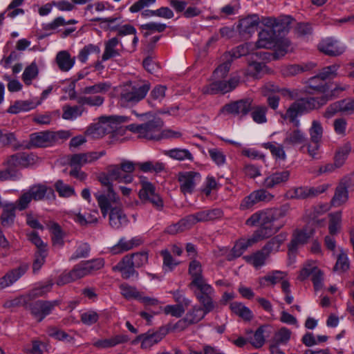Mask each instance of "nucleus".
I'll return each instance as SVG.
<instances>
[{"mask_svg": "<svg viewBox=\"0 0 354 354\" xmlns=\"http://www.w3.org/2000/svg\"><path fill=\"white\" fill-rule=\"evenodd\" d=\"M350 268V261L346 252L342 248H339V254L337 257V261L333 268L334 271L345 272Z\"/></svg>", "mask_w": 354, "mask_h": 354, "instance_id": "obj_41", "label": "nucleus"}, {"mask_svg": "<svg viewBox=\"0 0 354 354\" xmlns=\"http://www.w3.org/2000/svg\"><path fill=\"white\" fill-rule=\"evenodd\" d=\"M292 332L286 327L281 328L275 334L273 338V344L279 346L286 344L290 339Z\"/></svg>", "mask_w": 354, "mask_h": 354, "instance_id": "obj_60", "label": "nucleus"}, {"mask_svg": "<svg viewBox=\"0 0 354 354\" xmlns=\"http://www.w3.org/2000/svg\"><path fill=\"white\" fill-rule=\"evenodd\" d=\"M150 89L148 83H130L122 88L120 104L123 107H131L143 100Z\"/></svg>", "mask_w": 354, "mask_h": 354, "instance_id": "obj_5", "label": "nucleus"}, {"mask_svg": "<svg viewBox=\"0 0 354 354\" xmlns=\"http://www.w3.org/2000/svg\"><path fill=\"white\" fill-rule=\"evenodd\" d=\"M119 43L120 41L118 37H113L104 43V51L102 56V62L121 55L120 50L116 48Z\"/></svg>", "mask_w": 354, "mask_h": 354, "instance_id": "obj_35", "label": "nucleus"}, {"mask_svg": "<svg viewBox=\"0 0 354 354\" xmlns=\"http://www.w3.org/2000/svg\"><path fill=\"white\" fill-rule=\"evenodd\" d=\"M285 240V236L282 234H279L271 239H270L266 244L262 248V250L265 252L268 256L271 253L277 252L279 250L281 245Z\"/></svg>", "mask_w": 354, "mask_h": 354, "instance_id": "obj_40", "label": "nucleus"}, {"mask_svg": "<svg viewBox=\"0 0 354 354\" xmlns=\"http://www.w3.org/2000/svg\"><path fill=\"white\" fill-rule=\"evenodd\" d=\"M351 151V146L350 143H346L337 148L334 156L336 166L341 167L344 164Z\"/></svg>", "mask_w": 354, "mask_h": 354, "instance_id": "obj_50", "label": "nucleus"}, {"mask_svg": "<svg viewBox=\"0 0 354 354\" xmlns=\"http://www.w3.org/2000/svg\"><path fill=\"white\" fill-rule=\"evenodd\" d=\"M189 288L193 290L194 294L202 306L207 311H212L215 308L214 301V289L209 284L207 279L189 284Z\"/></svg>", "mask_w": 354, "mask_h": 354, "instance_id": "obj_8", "label": "nucleus"}, {"mask_svg": "<svg viewBox=\"0 0 354 354\" xmlns=\"http://www.w3.org/2000/svg\"><path fill=\"white\" fill-rule=\"evenodd\" d=\"M77 102L82 106L88 105L90 106H100L104 102V97L100 95L94 96H80L77 98Z\"/></svg>", "mask_w": 354, "mask_h": 354, "instance_id": "obj_53", "label": "nucleus"}, {"mask_svg": "<svg viewBox=\"0 0 354 354\" xmlns=\"http://www.w3.org/2000/svg\"><path fill=\"white\" fill-rule=\"evenodd\" d=\"M348 187L342 180L337 186L335 194L331 199L330 203L332 206L339 207L347 201L348 198Z\"/></svg>", "mask_w": 354, "mask_h": 354, "instance_id": "obj_34", "label": "nucleus"}, {"mask_svg": "<svg viewBox=\"0 0 354 354\" xmlns=\"http://www.w3.org/2000/svg\"><path fill=\"white\" fill-rule=\"evenodd\" d=\"M210 311H207L205 307L194 306L186 315L185 320L189 324L198 323Z\"/></svg>", "mask_w": 354, "mask_h": 354, "instance_id": "obj_45", "label": "nucleus"}, {"mask_svg": "<svg viewBox=\"0 0 354 354\" xmlns=\"http://www.w3.org/2000/svg\"><path fill=\"white\" fill-rule=\"evenodd\" d=\"M188 273L191 277V282L189 284H193L206 279L203 274L201 263L196 259L190 261L189 264Z\"/></svg>", "mask_w": 354, "mask_h": 354, "instance_id": "obj_37", "label": "nucleus"}, {"mask_svg": "<svg viewBox=\"0 0 354 354\" xmlns=\"http://www.w3.org/2000/svg\"><path fill=\"white\" fill-rule=\"evenodd\" d=\"M313 67L312 64L301 65H289L283 67L281 69V73L284 76H293L301 72L306 71L311 69Z\"/></svg>", "mask_w": 354, "mask_h": 354, "instance_id": "obj_58", "label": "nucleus"}, {"mask_svg": "<svg viewBox=\"0 0 354 354\" xmlns=\"http://www.w3.org/2000/svg\"><path fill=\"white\" fill-rule=\"evenodd\" d=\"M328 210V206L327 204H319L311 207L305 212V216L309 220H315L320 215L324 214Z\"/></svg>", "mask_w": 354, "mask_h": 354, "instance_id": "obj_59", "label": "nucleus"}, {"mask_svg": "<svg viewBox=\"0 0 354 354\" xmlns=\"http://www.w3.org/2000/svg\"><path fill=\"white\" fill-rule=\"evenodd\" d=\"M328 187V184H323L317 187H295L291 191L292 194L290 197L296 199L314 198L326 192Z\"/></svg>", "mask_w": 354, "mask_h": 354, "instance_id": "obj_18", "label": "nucleus"}, {"mask_svg": "<svg viewBox=\"0 0 354 354\" xmlns=\"http://www.w3.org/2000/svg\"><path fill=\"white\" fill-rule=\"evenodd\" d=\"M286 274L281 271H273L271 273L268 274L267 275L261 277L259 279V283L261 286H266L268 285V283H270L272 285H275L276 283L281 281L284 279Z\"/></svg>", "mask_w": 354, "mask_h": 354, "instance_id": "obj_49", "label": "nucleus"}, {"mask_svg": "<svg viewBox=\"0 0 354 354\" xmlns=\"http://www.w3.org/2000/svg\"><path fill=\"white\" fill-rule=\"evenodd\" d=\"M265 55V53L255 52L251 53V54L247 56L246 62L248 63L249 75L254 77L262 71L265 64L261 60L264 59L263 55Z\"/></svg>", "mask_w": 354, "mask_h": 354, "instance_id": "obj_27", "label": "nucleus"}, {"mask_svg": "<svg viewBox=\"0 0 354 354\" xmlns=\"http://www.w3.org/2000/svg\"><path fill=\"white\" fill-rule=\"evenodd\" d=\"M201 175L194 171H180L177 174L180 192L184 194H192L201 180Z\"/></svg>", "mask_w": 354, "mask_h": 354, "instance_id": "obj_11", "label": "nucleus"}, {"mask_svg": "<svg viewBox=\"0 0 354 354\" xmlns=\"http://www.w3.org/2000/svg\"><path fill=\"white\" fill-rule=\"evenodd\" d=\"M95 198L97 199L98 205L100 208L102 214L104 217H106L109 210L110 209L111 204L110 201L116 202L118 198L116 196V200H111L109 196V189H107V194H100V192L94 194Z\"/></svg>", "mask_w": 354, "mask_h": 354, "instance_id": "obj_42", "label": "nucleus"}, {"mask_svg": "<svg viewBox=\"0 0 354 354\" xmlns=\"http://www.w3.org/2000/svg\"><path fill=\"white\" fill-rule=\"evenodd\" d=\"M240 82L239 76L232 77L228 81H215L203 88V93L209 95L225 94L233 91Z\"/></svg>", "mask_w": 354, "mask_h": 354, "instance_id": "obj_12", "label": "nucleus"}, {"mask_svg": "<svg viewBox=\"0 0 354 354\" xmlns=\"http://www.w3.org/2000/svg\"><path fill=\"white\" fill-rule=\"evenodd\" d=\"M28 192L30 193L31 197L35 201H41L46 197L47 199H55V194L54 190L48 187L45 185H38L31 187Z\"/></svg>", "mask_w": 354, "mask_h": 354, "instance_id": "obj_30", "label": "nucleus"}, {"mask_svg": "<svg viewBox=\"0 0 354 354\" xmlns=\"http://www.w3.org/2000/svg\"><path fill=\"white\" fill-rule=\"evenodd\" d=\"M274 198V196L263 189L253 191L245 196L241 202V210L248 209L259 202H268Z\"/></svg>", "mask_w": 354, "mask_h": 354, "instance_id": "obj_16", "label": "nucleus"}, {"mask_svg": "<svg viewBox=\"0 0 354 354\" xmlns=\"http://www.w3.org/2000/svg\"><path fill=\"white\" fill-rule=\"evenodd\" d=\"M149 253L147 251H141L127 254L113 267V271H118L124 279H129L132 277L138 278L139 274L136 268H140L148 263Z\"/></svg>", "mask_w": 354, "mask_h": 354, "instance_id": "obj_3", "label": "nucleus"}, {"mask_svg": "<svg viewBox=\"0 0 354 354\" xmlns=\"http://www.w3.org/2000/svg\"><path fill=\"white\" fill-rule=\"evenodd\" d=\"M90 274L84 261L75 265L68 272L62 274L57 281L58 286H63Z\"/></svg>", "mask_w": 354, "mask_h": 354, "instance_id": "obj_15", "label": "nucleus"}, {"mask_svg": "<svg viewBox=\"0 0 354 354\" xmlns=\"http://www.w3.org/2000/svg\"><path fill=\"white\" fill-rule=\"evenodd\" d=\"M49 230L52 234L53 245L62 247L64 245V232L61 226L57 223H52L49 225Z\"/></svg>", "mask_w": 354, "mask_h": 354, "instance_id": "obj_51", "label": "nucleus"}, {"mask_svg": "<svg viewBox=\"0 0 354 354\" xmlns=\"http://www.w3.org/2000/svg\"><path fill=\"white\" fill-rule=\"evenodd\" d=\"M306 84L309 88L316 92L323 93L322 96L327 95L330 97L329 100L333 98V96L335 95L337 91H343L346 90V87L336 86L333 90L330 91V93H327L329 90L328 84L326 82H323L318 74L309 78L306 82Z\"/></svg>", "mask_w": 354, "mask_h": 354, "instance_id": "obj_21", "label": "nucleus"}, {"mask_svg": "<svg viewBox=\"0 0 354 354\" xmlns=\"http://www.w3.org/2000/svg\"><path fill=\"white\" fill-rule=\"evenodd\" d=\"M313 232V230H308L306 228L295 230L288 245L289 253H295L299 246L307 243Z\"/></svg>", "mask_w": 354, "mask_h": 354, "instance_id": "obj_20", "label": "nucleus"}, {"mask_svg": "<svg viewBox=\"0 0 354 354\" xmlns=\"http://www.w3.org/2000/svg\"><path fill=\"white\" fill-rule=\"evenodd\" d=\"M124 121L121 116H100L97 121L91 124L85 131V135L93 139H100L106 134L113 132L118 125Z\"/></svg>", "mask_w": 354, "mask_h": 354, "instance_id": "obj_4", "label": "nucleus"}, {"mask_svg": "<svg viewBox=\"0 0 354 354\" xmlns=\"http://www.w3.org/2000/svg\"><path fill=\"white\" fill-rule=\"evenodd\" d=\"M290 209L288 204H285L279 208H268L259 210L252 214L245 221L248 226H259L253 235L257 239L263 240L275 232L281 227H274L272 223L281 218L284 217Z\"/></svg>", "mask_w": 354, "mask_h": 354, "instance_id": "obj_1", "label": "nucleus"}, {"mask_svg": "<svg viewBox=\"0 0 354 354\" xmlns=\"http://www.w3.org/2000/svg\"><path fill=\"white\" fill-rule=\"evenodd\" d=\"M3 207V212L1 216V225L4 227H10L14 222L17 207L14 203H8L5 204Z\"/></svg>", "mask_w": 354, "mask_h": 354, "instance_id": "obj_39", "label": "nucleus"}, {"mask_svg": "<svg viewBox=\"0 0 354 354\" xmlns=\"http://www.w3.org/2000/svg\"><path fill=\"white\" fill-rule=\"evenodd\" d=\"M260 23V19L257 15H250L239 20L237 29L239 34L248 39L255 32Z\"/></svg>", "mask_w": 354, "mask_h": 354, "instance_id": "obj_17", "label": "nucleus"}, {"mask_svg": "<svg viewBox=\"0 0 354 354\" xmlns=\"http://www.w3.org/2000/svg\"><path fill=\"white\" fill-rule=\"evenodd\" d=\"M259 241L260 240L255 238L253 234L252 237L248 239L239 240L235 243L230 252L227 254V260L232 261L239 257L249 247Z\"/></svg>", "mask_w": 354, "mask_h": 354, "instance_id": "obj_28", "label": "nucleus"}, {"mask_svg": "<svg viewBox=\"0 0 354 354\" xmlns=\"http://www.w3.org/2000/svg\"><path fill=\"white\" fill-rule=\"evenodd\" d=\"M105 154V151H91L87 153H75L68 156V163L73 168L81 169L86 164L98 160Z\"/></svg>", "mask_w": 354, "mask_h": 354, "instance_id": "obj_14", "label": "nucleus"}, {"mask_svg": "<svg viewBox=\"0 0 354 354\" xmlns=\"http://www.w3.org/2000/svg\"><path fill=\"white\" fill-rule=\"evenodd\" d=\"M290 176V172L288 170L272 173L264 179L263 185L267 189H272L286 183L289 180Z\"/></svg>", "mask_w": 354, "mask_h": 354, "instance_id": "obj_29", "label": "nucleus"}, {"mask_svg": "<svg viewBox=\"0 0 354 354\" xmlns=\"http://www.w3.org/2000/svg\"><path fill=\"white\" fill-rule=\"evenodd\" d=\"M269 256L262 250L257 251L252 255L248 257V261L256 268H260L265 264L266 260Z\"/></svg>", "mask_w": 354, "mask_h": 354, "instance_id": "obj_61", "label": "nucleus"}, {"mask_svg": "<svg viewBox=\"0 0 354 354\" xmlns=\"http://www.w3.org/2000/svg\"><path fill=\"white\" fill-rule=\"evenodd\" d=\"M55 187L61 197H70L75 194L73 187L65 184L62 180H58L55 183Z\"/></svg>", "mask_w": 354, "mask_h": 354, "instance_id": "obj_64", "label": "nucleus"}, {"mask_svg": "<svg viewBox=\"0 0 354 354\" xmlns=\"http://www.w3.org/2000/svg\"><path fill=\"white\" fill-rule=\"evenodd\" d=\"M137 166L140 169L145 173H160L165 169V165L162 162L154 161H146L145 162H138Z\"/></svg>", "mask_w": 354, "mask_h": 354, "instance_id": "obj_52", "label": "nucleus"}, {"mask_svg": "<svg viewBox=\"0 0 354 354\" xmlns=\"http://www.w3.org/2000/svg\"><path fill=\"white\" fill-rule=\"evenodd\" d=\"M191 225L188 221L187 217L186 216L180 219L178 223L169 225L165 232L167 234L174 235L179 232H182L185 230L189 229Z\"/></svg>", "mask_w": 354, "mask_h": 354, "instance_id": "obj_56", "label": "nucleus"}, {"mask_svg": "<svg viewBox=\"0 0 354 354\" xmlns=\"http://www.w3.org/2000/svg\"><path fill=\"white\" fill-rule=\"evenodd\" d=\"M84 111V108L82 106L65 105L63 106L62 118L66 120H73L80 117Z\"/></svg>", "mask_w": 354, "mask_h": 354, "instance_id": "obj_47", "label": "nucleus"}, {"mask_svg": "<svg viewBox=\"0 0 354 354\" xmlns=\"http://www.w3.org/2000/svg\"><path fill=\"white\" fill-rule=\"evenodd\" d=\"M75 60V57H71V55L65 50L59 52L56 56V62L62 71H69L73 66Z\"/></svg>", "mask_w": 354, "mask_h": 354, "instance_id": "obj_38", "label": "nucleus"}, {"mask_svg": "<svg viewBox=\"0 0 354 354\" xmlns=\"http://www.w3.org/2000/svg\"><path fill=\"white\" fill-rule=\"evenodd\" d=\"M133 176L130 174H123L119 165H111L106 167L105 172L101 173L98 180L109 189V196L111 200H116V194L113 189V181L130 183L133 181Z\"/></svg>", "mask_w": 354, "mask_h": 354, "instance_id": "obj_6", "label": "nucleus"}, {"mask_svg": "<svg viewBox=\"0 0 354 354\" xmlns=\"http://www.w3.org/2000/svg\"><path fill=\"white\" fill-rule=\"evenodd\" d=\"M330 97L325 95L317 97H306L297 100L292 102L285 113H281V117L288 120L295 128L300 126V122L297 119L299 116L311 110L320 108L326 104Z\"/></svg>", "mask_w": 354, "mask_h": 354, "instance_id": "obj_2", "label": "nucleus"}, {"mask_svg": "<svg viewBox=\"0 0 354 354\" xmlns=\"http://www.w3.org/2000/svg\"><path fill=\"white\" fill-rule=\"evenodd\" d=\"M252 100L250 99H242L223 106L221 111L229 114L242 116L246 115L251 110Z\"/></svg>", "mask_w": 354, "mask_h": 354, "instance_id": "obj_22", "label": "nucleus"}, {"mask_svg": "<svg viewBox=\"0 0 354 354\" xmlns=\"http://www.w3.org/2000/svg\"><path fill=\"white\" fill-rule=\"evenodd\" d=\"M328 231L331 236L338 234L341 229L342 212L338 211L329 214Z\"/></svg>", "mask_w": 354, "mask_h": 354, "instance_id": "obj_48", "label": "nucleus"}, {"mask_svg": "<svg viewBox=\"0 0 354 354\" xmlns=\"http://www.w3.org/2000/svg\"><path fill=\"white\" fill-rule=\"evenodd\" d=\"M292 19L290 16H281L278 18L266 17H262L260 22L267 28L266 29L275 30L279 33H283L288 31Z\"/></svg>", "mask_w": 354, "mask_h": 354, "instance_id": "obj_19", "label": "nucleus"}, {"mask_svg": "<svg viewBox=\"0 0 354 354\" xmlns=\"http://www.w3.org/2000/svg\"><path fill=\"white\" fill-rule=\"evenodd\" d=\"M38 75V68L35 62L27 66L22 75V79L26 85H30L32 80L35 79Z\"/></svg>", "mask_w": 354, "mask_h": 354, "instance_id": "obj_62", "label": "nucleus"}, {"mask_svg": "<svg viewBox=\"0 0 354 354\" xmlns=\"http://www.w3.org/2000/svg\"><path fill=\"white\" fill-rule=\"evenodd\" d=\"M251 117L252 120L258 124H263L267 122L266 113L268 107L266 106H251Z\"/></svg>", "mask_w": 354, "mask_h": 354, "instance_id": "obj_54", "label": "nucleus"}, {"mask_svg": "<svg viewBox=\"0 0 354 354\" xmlns=\"http://www.w3.org/2000/svg\"><path fill=\"white\" fill-rule=\"evenodd\" d=\"M169 325L162 326L156 330H149L147 333L138 335L134 342H141V348L149 349L159 343L169 332Z\"/></svg>", "mask_w": 354, "mask_h": 354, "instance_id": "obj_10", "label": "nucleus"}, {"mask_svg": "<svg viewBox=\"0 0 354 354\" xmlns=\"http://www.w3.org/2000/svg\"><path fill=\"white\" fill-rule=\"evenodd\" d=\"M223 212L220 209H213L198 212L187 216L188 221L192 226L198 222H206L221 217Z\"/></svg>", "mask_w": 354, "mask_h": 354, "instance_id": "obj_25", "label": "nucleus"}, {"mask_svg": "<svg viewBox=\"0 0 354 354\" xmlns=\"http://www.w3.org/2000/svg\"><path fill=\"white\" fill-rule=\"evenodd\" d=\"M307 140L308 138L306 137V133L298 127L294 130L286 132V137L283 140V144L286 147L301 145L299 151L304 152V148Z\"/></svg>", "mask_w": 354, "mask_h": 354, "instance_id": "obj_23", "label": "nucleus"}, {"mask_svg": "<svg viewBox=\"0 0 354 354\" xmlns=\"http://www.w3.org/2000/svg\"><path fill=\"white\" fill-rule=\"evenodd\" d=\"M318 49L329 56H339L345 51V47L333 38L323 39L318 44Z\"/></svg>", "mask_w": 354, "mask_h": 354, "instance_id": "obj_24", "label": "nucleus"}, {"mask_svg": "<svg viewBox=\"0 0 354 354\" xmlns=\"http://www.w3.org/2000/svg\"><path fill=\"white\" fill-rule=\"evenodd\" d=\"M166 154L170 158L180 161L185 160H193L194 159L192 153L186 149H172L167 151Z\"/></svg>", "mask_w": 354, "mask_h": 354, "instance_id": "obj_55", "label": "nucleus"}, {"mask_svg": "<svg viewBox=\"0 0 354 354\" xmlns=\"http://www.w3.org/2000/svg\"><path fill=\"white\" fill-rule=\"evenodd\" d=\"M223 57L225 61L214 71V76L218 78H223L227 75L233 62L232 55L230 53H225Z\"/></svg>", "mask_w": 354, "mask_h": 354, "instance_id": "obj_43", "label": "nucleus"}, {"mask_svg": "<svg viewBox=\"0 0 354 354\" xmlns=\"http://www.w3.org/2000/svg\"><path fill=\"white\" fill-rule=\"evenodd\" d=\"M230 308L234 313L239 315L244 320L250 321L253 317L252 312L242 303L236 301L232 302L230 304Z\"/></svg>", "mask_w": 354, "mask_h": 354, "instance_id": "obj_44", "label": "nucleus"}, {"mask_svg": "<svg viewBox=\"0 0 354 354\" xmlns=\"http://www.w3.org/2000/svg\"><path fill=\"white\" fill-rule=\"evenodd\" d=\"M163 123L159 118H155L140 124H131L127 127L130 131L137 133L139 138L150 140H159L162 138Z\"/></svg>", "mask_w": 354, "mask_h": 354, "instance_id": "obj_7", "label": "nucleus"}, {"mask_svg": "<svg viewBox=\"0 0 354 354\" xmlns=\"http://www.w3.org/2000/svg\"><path fill=\"white\" fill-rule=\"evenodd\" d=\"M98 212L96 209L92 210L87 216L81 213L75 214L73 220L82 226L96 223L98 221Z\"/></svg>", "mask_w": 354, "mask_h": 354, "instance_id": "obj_46", "label": "nucleus"}, {"mask_svg": "<svg viewBox=\"0 0 354 354\" xmlns=\"http://www.w3.org/2000/svg\"><path fill=\"white\" fill-rule=\"evenodd\" d=\"M128 223L127 216L122 209L119 207H113L110 209L109 224L114 229H119Z\"/></svg>", "mask_w": 354, "mask_h": 354, "instance_id": "obj_33", "label": "nucleus"}, {"mask_svg": "<svg viewBox=\"0 0 354 354\" xmlns=\"http://www.w3.org/2000/svg\"><path fill=\"white\" fill-rule=\"evenodd\" d=\"M25 272V268L19 267L7 272L3 277L0 278V290L13 284Z\"/></svg>", "mask_w": 354, "mask_h": 354, "instance_id": "obj_36", "label": "nucleus"}, {"mask_svg": "<svg viewBox=\"0 0 354 354\" xmlns=\"http://www.w3.org/2000/svg\"><path fill=\"white\" fill-rule=\"evenodd\" d=\"M34 156L26 153H17L11 156L8 160V165L10 167H26L33 164Z\"/></svg>", "mask_w": 354, "mask_h": 354, "instance_id": "obj_31", "label": "nucleus"}, {"mask_svg": "<svg viewBox=\"0 0 354 354\" xmlns=\"http://www.w3.org/2000/svg\"><path fill=\"white\" fill-rule=\"evenodd\" d=\"M110 88V85L106 82H100L92 86H86L81 90L84 95L101 94L106 93Z\"/></svg>", "mask_w": 354, "mask_h": 354, "instance_id": "obj_57", "label": "nucleus"}, {"mask_svg": "<svg viewBox=\"0 0 354 354\" xmlns=\"http://www.w3.org/2000/svg\"><path fill=\"white\" fill-rule=\"evenodd\" d=\"M59 301L37 300L29 304L28 308L31 314L38 322H41L47 315H50L55 307L58 306Z\"/></svg>", "mask_w": 354, "mask_h": 354, "instance_id": "obj_13", "label": "nucleus"}, {"mask_svg": "<svg viewBox=\"0 0 354 354\" xmlns=\"http://www.w3.org/2000/svg\"><path fill=\"white\" fill-rule=\"evenodd\" d=\"M55 132L44 131L30 136V143L34 147H45L55 142Z\"/></svg>", "mask_w": 354, "mask_h": 354, "instance_id": "obj_26", "label": "nucleus"}, {"mask_svg": "<svg viewBox=\"0 0 354 354\" xmlns=\"http://www.w3.org/2000/svg\"><path fill=\"white\" fill-rule=\"evenodd\" d=\"M309 133L310 136L311 142H320L323 134V128L319 121H313L312 126L309 129Z\"/></svg>", "mask_w": 354, "mask_h": 354, "instance_id": "obj_63", "label": "nucleus"}, {"mask_svg": "<svg viewBox=\"0 0 354 354\" xmlns=\"http://www.w3.org/2000/svg\"><path fill=\"white\" fill-rule=\"evenodd\" d=\"M281 34L275 30L263 29L259 33V39L256 42V46L258 48H272L283 44L280 50L282 55L288 51L289 41L286 39H281Z\"/></svg>", "mask_w": 354, "mask_h": 354, "instance_id": "obj_9", "label": "nucleus"}, {"mask_svg": "<svg viewBox=\"0 0 354 354\" xmlns=\"http://www.w3.org/2000/svg\"><path fill=\"white\" fill-rule=\"evenodd\" d=\"M41 104V100L34 102L33 100H17L8 109L7 111L11 114H17L23 111H28L36 108Z\"/></svg>", "mask_w": 354, "mask_h": 354, "instance_id": "obj_32", "label": "nucleus"}]
</instances>
